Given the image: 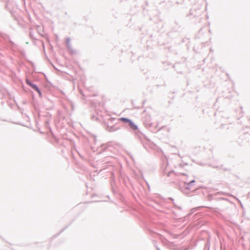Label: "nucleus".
<instances>
[{
	"mask_svg": "<svg viewBox=\"0 0 250 250\" xmlns=\"http://www.w3.org/2000/svg\"><path fill=\"white\" fill-rule=\"evenodd\" d=\"M26 83L31 86L33 89H34L35 91H36L37 92H38L40 94H41V92L39 89V88L37 87V86L33 83H32L31 82H30L28 79L26 80Z\"/></svg>",
	"mask_w": 250,
	"mask_h": 250,
	"instance_id": "f257e3e1",
	"label": "nucleus"
},
{
	"mask_svg": "<svg viewBox=\"0 0 250 250\" xmlns=\"http://www.w3.org/2000/svg\"><path fill=\"white\" fill-rule=\"evenodd\" d=\"M194 181H192L191 182H190L189 183H188V186H189L190 184H191L192 183H194Z\"/></svg>",
	"mask_w": 250,
	"mask_h": 250,
	"instance_id": "20e7f679",
	"label": "nucleus"
},
{
	"mask_svg": "<svg viewBox=\"0 0 250 250\" xmlns=\"http://www.w3.org/2000/svg\"><path fill=\"white\" fill-rule=\"evenodd\" d=\"M129 125L130 127L133 130H137L138 129L137 126L131 120L129 122Z\"/></svg>",
	"mask_w": 250,
	"mask_h": 250,
	"instance_id": "f03ea898",
	"label": "nucleus"
},
{
	"mask_svg": "<svg viewBox=\"0 0 250 250\" xmlns=\"http://www.w3.org/2000/svg\"><path fill=\"white\" fill-rule=\"evenodd\" d=\"M119 120L121 121L124 122H127L128 123H129V121H130V120H129L127 118H121L119 119Z\"/></svg>",
	"mask_w": 250,
	"mask_h": 250,
	"instance_id": "7ed1b4c3",
	"label": "nucleus"
}]
</instances>
